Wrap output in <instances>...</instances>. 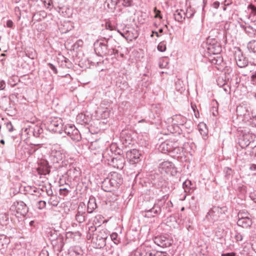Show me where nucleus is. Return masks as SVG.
I'll return each mask as SVG.
<instances>
[{
	"instance_id": "1",
	"label": "nucleus",
	"mask_w": 256,
	"mask_h": 256,
	"mask_svg": "<svg viewBox=\"0 0 256 256\" xmlns=\"http://www.w3.org/2000/svg\"><path fill=\"white\" fill-rule=\"evenodd\" d=\"M122 182V176L116 172L111 173L110 178L105 179L102 183V188L106 192H110L112 188H116Z\"/></svg>"
},
{
	"instance_id": "2",
	"label": "nucleus",
	"mask_w": 256,
	"mask_h": 256,
	"mask_svg": "<svg viewBox=\"0 0 256 256\" xmlns=\"http://www.w3.org/2000/svg\"><path fill=\"white\" fill-rule=\"evenodd\" d=\"M110 153L112 152L108 150H106L103 154V158L108 162H110L109 164L114 168L119 169L122 168L125 164L124 156L122 155H118L116 157L111 158Z\"/></svg>"
},
{
	"instance_id": "3",
	"label": "nucleus",
	"mask_w": 256,
	"mask_h": 256,
	"mask_svg": "<svg viewBox=\"0 0 256 256\" xmlns=\"http://www.w3.org/2000/svg\"><path fill=\"white\" fill-rule=\"evenodd\" d=\"M49 128L53 132L61 134L64 130L62 120L59 118H54L49 124Z\"/></svg>"
},
{
	"instance_id": "4",
	"label": "nucleus",
	"mask_w": 256,
	"mask_h": 256,
	"mask_svg": "<svg viewBox=\"0 0 256 256\" xmlns=\"http://www.w3.org/2000/svg\"><path fill=\"white\" fill-rule=\"evenodd\" d=\"M141 154L136 149H132L126 153V158L130 164H134L140 161Z\"/></svg>"
},
{
	"instance_id": "5",
	"label": "nucleus",
	"mask_w": 256,
	"mask_h": 256,
	"mask_svg": "<svg viewBox=\"0 0 256 256\" xmlns=\"http://www.w3.org/2000/svg\"><path fill=\"white\" fill-rule=\"evenodd\" d=\"M188 8L185 9H178L176 10L174 14V18L178 22H182L185 19L186 17L190 18L193 14H188Z\"/></svg>"
},
{
	"instance_id": "6",
	"label": "nucleus",
	"mask_w": 256,
	"mask_h": 256,
	"mask_svg": "<svg viewBox=\"0 0 256 256\" xmlns=\"http://www.w3.org/2000/svg\"><path fill=\"white\" fill-rule=\"evenodd\" d=\"M255 136L250 132L246 133L243 134L239 142L240 146L242 148L247 147L250 144L254 141Z\"/></svg>"
},
{
	"instance_id": "7",
	"label": "nucleus",
	"mask_w": 256,
	"mask_h": 256,
	"mask_svg": "<svg viewBox=\"0 0 256 256\" xmlns=\"http://www.w3.org/2000/svg\"><path fill=\"white\" fill-rule=\"evenodd\" d=\"M64 130L66 134L71 137L72 139L78 141L80 140V136L78 131L74 126H68V127L66 126Z\"/></svg>"
},
{
	"instance_id": "8",
	"label": "nucleus",
	"mask_w": 256,
	"mask_h": 256,
	"mask_svg": "<svg viewBox=\"0 0 256 256\" xmlns=\"http://www.w3.org/2000/svg\"><path fill=\"white\" fill-rule=\"evenodd\" d=\"M234 58L236 64L239 67L243 68L247 65L248 60L239 49L238 50V51L235 52Z\"/></svg>"
},
{
	"instance_id": "9",
	"label": "nucleus",
	"mask_w": 256,
	"mask_h": 256,
	"mask_svg": "<svg viewBox=\"0 0 256 256\" xmlns=\"http://www.w3.org/2000/svg\"><path fill=\"white\" fill-rule=\"evenodd\" d=\"M238 220L237 224L242 228H248L252 224V221L248 216H243V214L240 212L238 214Z\"/></svg>"
},
{
	"instance_id": "10",
	"label": "nucleus",
	"mask_w": 256,
	"mask_h": 256,
	"mask_svg": "<svg viewBox=\"0 0 256 256\" xmlns=\"http://www.w3.org/2000/svg\"><path fill=\"white\" fill-rule=\"evenodd\" d=\"M154 242L160 247H168L171 245L170 240L164 236H158L154 238Z\"/></svg>"
},
{
	"instance_id": "11",
	"label": "nucleus",
	"mask_w": 256,
	"mask_h": 256,
	"mask_svg": "<svg viewBox=\"0 0 256 256\" xmlns=\"http://www.w3.org/2000/svg\"><path fill=\"white\" fill-rule=\"evenodd\" d=\"M207 49L208 52L210 54H218L222 51V48L220 44L217 42L209 44Z\"/></svg>"
},
{
	"instance_id": "12",
	"label": "nucleus",
	"mask_w": 256,
	"mask_h": 256,
	"mask_svg": "<svg viewBox=\"0 0 256 256\" xmlns=\"http://www.w3.org/2000/svg\"><path fill=\"white\" fill-rule=\"evenodd\" d=\"M37 172L40 175H46L48 174L50 172V170L47 162L44 161L42 162L39 166L37 168Z\"/></svg>"
},
{
	"instance_id": "13",
	"label": "nucleus",
	"mask_w": 256,
	"mask_h": 256,
	"mask_svg": "<svg viewBox=\"0 0 256 256\" xmlns=\"http://www.w3.org/2000/svg\"><path fill=\"white\" fill-rule=\"evenodd\" d=\"M95 50L100 56L104 54L107 50V46L102 42L98 43L95 44Z\"/></svg>"
},
{
	"instance_id": "14",
	"label": "nucleus",
	"mask_w": 256,
	"mask_h": 256,
	"mask_svg": "<svg viewBox=\"0 0 256 256\" xmlns=\"http://www.w3.org/2000/svg\"><path fill=\"white\" fill-rule=\"evenodd\" d=\"M172 123L174 124L182 126L184 125L186 121V119L185 117L181 115L174 116L172 118Z\"/></svg>"
},
{
	"instance_id": "15",
	"label": "nucleus",
	"mask_w": 256,
	"mask_h": 256,
	"mask_svg": "<svg viewBox=\"0 0 256 256\" xmlns=\"http://www.w3.org/2000/svg\"><path fill=\"white\" fill-rule=\"evenodd\" d=\"M160 150L162 153L166 154L172 151L173 150V146L171 143L164 142L160 146Z\"/></svg>"
},
{
	"instance_id": "16",
	"label": "nucleus",
	"mask_w": 256,
	"mask_h": 256,
	"mask_svg": "<svg viewBox=\"0 0 256 256\" xmlns=\"http://www.w3.org/2000/svg\"><path fill=\"white\" fill-rule=\"evenodd\" d=\"M198 127L200 134L204 138H206L208 134V129L207 128L206 124L204 122H200Z\"/></svg>"
},
{
	"instance_id": "17",
	"label": "nucleus",
	"mask_w": 256,
	"mask_h": 256,
	"mask_svg": "<svg viewBox=\"0 0 256 256\" xmlns=\"http://www.w3.org/2000/svg\"><path fill=\"white\" fill-rule=\"evenodd\" d=\"M172 167V164L169 162H164L160 165V168L164 170L166 172H168L170 170Z\"/></svg>"
},
{
	"instance_id": "18",
	"label": "nucleus",
	"mask_w": 256,
	"mask_h": 256,
	"mask_svg": "<svg viewBox=\"0 0 256 256\" xmlns=\"http://www.w3.org/2000/svg\"><path fill=\"white\" fill-rule=\"evenodd\" d=\"M96 207V204L93 200H90L88 204V210L89 212H92Z\"/></svg>"
},
{
	"instance_id": "19",
	"label": "nucleus",
	"mask_w": 256,
	"mask_h": 256,
	"mask_svg": "<svg viewBox=\"0 0 256 256\" xmlns=\"http://www.w3.org/2000/svg\"><path fill=\"white\" fill-rule=\"evenodd\" d=\"M184 86L183 82L180 80H178L176 82V89L180 92L184 90Z\"/></svg>"
},
{
	"instance_id": "20",
	"label": "nucleus",
	"mask_w": 256,
	"mask_h": 256,
	"mask_svg": "<svg viewBox=\"0 0 256 256\" xmlns=\"http://www.w3.org/2000/svg\"><path fill=\"white\" fill-rule=\"evenodd\" d=\"M118 0H107L106 2L108 4V7L110 8H112L118 4Z\"/></svg>"
},
{
	"instance_id": "21",
	"label": "nucleus",
	"mask_w": 256,
	"mask_h": 256,
	"mask_svg": "<svg viewBox=\"0 0 256 256\" xmlns=\"http://www.w3.org/2000/svg\"><path fill=\"white\" fill-rule=\"evenodd\" d=\"M248 48L254 52H256V40H253L249 42Z\"/></svg>"
},
{
	"instance_id": "22",
	"label": "nucleus",
	"mask_w": 256,
	"mask_h": 256,
	"mask_svg": "<svg viewBox=\"0 0 256 256\" xmlns=\"http://www.w3.org/2000/svg\"><path fill=\"white\" fill-rule=\"evenodd\" d=\"M158 49L160 52H164L166 50V44L164 42H160L158 46Z\"/></svg>"
},
{
	"instance_id": "23",
	"label": "nucleus",
	"mask_w": 256,
	"mask_h": 256,
	"mask_svg": "<svg viewBox=\"0 0 256 256\" xmlns=\"http://www.w3.org/2000/svg\"><path fill=\"white\" fill-rule=\"evenodd\" d=\"M161 211V208L159 206H156V204L148 212H154L155 214H159Z\"/></svg>"
},
{
	"instance_id": "24",
	"label": "nucleus",
	"mask_w": 256,
	"mask_h": 256,
	"mask_svg": "<svg viewBox=\"0 0 256 256\" xmlns=\"http://www.w3.org/2000/svg\"><path fill=\"white\" fill-rule=\"evenodd\" d=\"M132 0H122V5L124 6L128 7L131 6Z\"/></svg>"
},
{
	"instance_id": "25",
	"label": "nucleus",
	"mask_w": 256,
	"mask_h": 256,
	"mask_svg": "<svg viewBox=\"0 0 256 256\" xmlns=\"http://www.w3.org/2000/svg\"><path fill=\"white\" fill-rule=\"evenodd\" d=\"M46 202L44 201L40 200L38 202V206L40 210L43 209L46 207Z\"/></svg>"
},
{
	"instance_id": "26",
	"label": "nucleus",
	"mask_w": 256,
	"mask_h": 256,
	"mask_svg": "<svg viewBox=\"0 0 256 256\" xmlns=\"http://www.w3.org/2000/svg\"><path fill=\"white\" fill-rule=\"evenodd\" d=\"M117 237H118V234H116V233H112L111 235H110V238L115 243V244H117L118 242V240H117Z\"/></svg>"
},
{
	"instance_id": "27",
	"label": "nucleus",
	"mask_w": 256,
	"mask_h": 256,
	"mask_svg": "<svg viewBox=\"0 0 256 256\" xmlns=\"http://www.w3.org/2000/svg\"><path fill=\"white\" fill-rule=\"evenodd\" d=\"M153 254L154 256H168L166 253L162 252H156Z\"/></svg>"
},
{
	"instance_id": "28",
	"label": "nucleus",
	"mask_w": 256,
	"mask_h": 256,
	"mask_svg": "<svg viewBox=\"0 0 256 256\" xmlns=\"http://www.w3.org/2000/svg\"><path fill=\"white\" fill-rule=\"evenodd\" d=\"M6 128L10 132H12L14 130V127L11 122H8L6 124Z\"/></svg>"
},
{
	"instance_id": "29",
	"label": "nucleus",
	"mask_w": 256,
	"mask_h": 256,
	"mask_svg": "<svg viewBox=\"0 0 256 256\" xmlns=\"http://www.w3.org/2000/svg\"><path fill=\"white\" fill-rule=\"evenodd\" d=\"M48 64L49 67L53 70L54 74H56L58 73L57 69L52 64L48 63Z\"/></svg>"
},
{
	"instance_id": "30",
	"label": "nucleus",
	"mask_w": 256,
	"mask_h": 256,
	"mask_svg": "<svg viewBox=\"0 0 256 256\" xmlns=\"http://www.w3.org/2000/svg\"><path fill=\"white\" fill-rule=\"evenodd\" d=\"M105 26L107 30H113L112 26L110 22H106Z\"/></svg>"
},
{
	"instance_id": "31",
	"label": "nucleus",
	"mask_w": 256,
	"mask_h": 256,
	"mask_svg": "<svg viewBox=\"0 0 256 256\" xmlns=\"http://www.w3.org/2000/svg\"><path fill=\"white\" fill-rule=\"evenodd\" d=\"M248 8H250L252 10V12H253L254 14L256 15V6L252 4H250L248 6Z\"/></svg>"
},
{
	"instance_id": "32",
	"label": "nucleus",
	"mask_w": 256,
	"mask_h": 256,
	"mask_svg": "<svg viewBox=\"0 0 256 256\" xmlns=\"http://www.w3.org/2000/svg\"><path fill=\"white\" fill-rule=\"evenodd\" d=\"M154 12L156 13L155 17L156 18H162V16L160 15V12L159 10H157L156 8H154Z\"/></svg>"
},
{
	"instance_id": "33",
	"label": "nucleus",
	"mask_w": 256,
	"mask_h": 256,
	"mask_svg": "<svg viewBox=\"0 0 256 256\" xmlns=\"http://www.w3.org/2000/svg\"><path fill=\"white\" fill-rule=\"evenodd\" d=\"M110 112L108 110H105L104 112L103 115L102 116V118H106L109 116Z\"/></svg>"
},
{
	"instance_id": "34",
	"label": "nucleus",
	"mask_w": 256,
	"mask_h": 256,
	"mask_svg": "<svg viewBox=\"0 0 256 256\" xmlns=\"http://www.w3.org/2000/svg\"><path fill=\"white\" fill-rule=\"evenodd\" d=\"M13 26V22L11 20H8L6 22V26L8 28H12Z\"/></svg>"
},
{
	"instance_id": "35",
	"label": "nucleus",
	"mask_w": 256,
	"mask_h": 256,
	"mask_svg": "<svg viewBox=\"0 0 256 256\" xmlns=\"http://www.w3.org/2000/svg\"><path fill=\"white\" fill-rule=\"evenodd\" d=\"M5 88V82L4 81L0 82V90H2Z\"/></svg>"
},
{
	"instance_id": "36",
	"label": "nucleus",
	"mask_w": 256,
	"mask_h": 256,
	"mask_svg": "<svg viewBox=\"0 0 256 256\" xmlns=\"http://www.w3.org/2000/svg\"><path fill=\"white\" fill-rule=\"evenodd\" d=\"M252 246V248L253 250L256 252V239L254 240Z\"/></svg>"
},
{
	"instance_id": "37",
	"label": "nucleus",
	"mask_w": 256,
	"mask_h": 256,
	"mask_svg": "<svg viewBox=\"0 0 256 256\" xmlns=\"http://www.w3.org/2000/svg\"><path fill=\"white\" fill-rule=\"evenodd\" d=\"M236 254L234 252L227 253V254H222V256H235Z\"/></svg>"
},
{
	"instance_id": "38",
	"label": "nucleus",
	"mask_w": 256,
	"mask_h": 256,
	"mask_svg": "<svg viewBox=\"0 0 256 256\" xmlns=\"http://www.w3.org/2000/svg\"><path fill=\"white\" fill-rule=\"evenodd\" d=\"M60 192L61 194H62V192H64V194H66L68 192V190L66 188H63V189L60 188Z\"/></svg>"
},
{
	"instance_id": "39",
	"label": "nucleus",
	"mask_w": 256,
	"mask_h": 256,
	"mask_svg": "<svg viewBox=\"0 0 256 256\" xmlns=\"http://www.w3.org/2000/svg\"><path fill=\"white\" fill-rule=\"evenodd\" d=\"M243 108V106H239L236 108V112H240L241 110Z\"/></svg>"
},
{
	"instance_id": "40",
	"label": "nucleus",
	"mask_w": 256,
	"mask_h": 256,
	"mask_svg": "<svg viewBox=\"0 0 256 256\" xmlns=\"http://www.w3.org/2000/svg\"><path fill=\"white\" fill-rule=\"evenodd\" d=\"M214 8H217L219 6V2H214Z\"/></svg>"
},
{
	"instance_id": "41",
	"label": "nucleus",
	"mask_w": 256,
	"mask_h": 256,
	"mask_svg": "<svg viewBox=\"0 0 256 256\" xmlns=\"http://www.w3.org/2000/svg\"><path fill=\"white\" fill-rule=\"evenodd\" d=\"M252 80H254L255 79H256V72L252 75Z\"/></svg>"
},
{
	"instance_id": "42",
	"label": "nucleus",
	"mask_w": 256,
	"mask_h": 256,
	"mask_svg": "<svg viewBox=\"0 0 256 256\" xmlns=\"http://www.w3.org/2000/svg\"><path fill=\"white\" fill-rule=\"evenodd\" d=\"M252 152L255 154V155L256 156V146H255L254 148H253Z\"/></svg>"
},
{
	"instance_id": "43",
	"label": "nucleus",
	"mask_w": 256,
	"mask_h": 256,
	"mask_svg": "<svg viewBox=\"0 0 256 256\" xmlns=\"http://www.w3.org/2000/svg\"><path fill=\"white\" fill-rule=\"evenodd\" d=\"M250 168L251 169H254V170H256V165L255 164H252L251 166H250Z\"/></svg>"
},
{
	"instance_id": "44",
	"label": "nucleus",
	"mask_w": 256,
	"mask_h": 256,
	"mask_svg": "<svg viewBox=\"0 0 256 256\" xmlns=\"http://www.w3.org/2000/svg\"><path fill=\"white\" fill-rule=\"evenodd\" d=\"M144 256H154L152 253L146 254Z\"/></svg>"
},
{
	"instance_id": "45",
	"label": "nucleus",
	"mask_w": 256,
	"mask_h": 256,
	"mask_svg": "<svg viewBox=\"0 0 256 256\" xmlns=\"http://www.w3.org/2000/svg\"><path fill=\"white\" fill-rule=\"evenodd\" d=\"M0 143L2 144V145H4L5 144L4 140H0Z\"/></svg>"
},
{
	"instance_id": "46",
	"label": "nucleus",
	"mask_w": 256,
	"mask_h": 256,
	"mask_svg": "<svg viewBox=\"0 0 256 256\" xmlns=\"http://www.w3.org/2000/svg\"><path fill=\"white\" fill-rule=\"evenodd\" d=\"M162 32H163V30L162 28H160L158 30V32L160 33Z\"/></svg>"
},
{
	"instance_id": "47",
	"label": "nucleus",
	"mask_w": 256,
	"mask_h": 256,
	"mask_svg": "<svg viewBox=\"0 0 256 256\" xmlns=\"http://www.w3.org/2000/svg\"><path fill=\"white\" fill-rule=\"evenodd\" d=\"M154 34H156V36L158 37L159 36V35H158V32H155Z\"/></svg>"
},
{
	"instance_id": "48",
	"label": "nucleus",
	"mask_w": 256,
	"mask_h": 256,
	"mask_svg": "<svg viewBox=\"0 0 256 256\" xmlns=\"http://www.w3.org/2000/svg\"><path fill=\"white\" fill-rule=\"evenodd\" d=\"M243 214V216H248L247 214H244V212H242Z\"/></svg>"
},
{
	"instance_id": "49",
	"label": "nucleus",
	"mask_w": 256,
	"mask_h": 256,
	"mask_svg": "<svg viewBox=\"0 0 256 256\" xmlns=\"http://www.w3.org/2000/svg\"><path fill=\"white\" fill-rule=\"evenodd\" d=\"M82 116H83V114H80V115L78 116V117H80V118H82Z\"/></svg>"
},
{
	"instance_id": "50",
	"label": "nucleus",
	"mask_w": 256,
	"mask_h": 256,
	"mask_svg": "<svg viewBox=\"0 0 256 256\" xmlns=\"http://www.w3.org/2000/svg\"><path fill=\"white\" fill-rule=\"evenodd\" d=\"M154 32H152V34L151 35V36H152H152H154Z\"/></svg>"
},
{
	"instance_id": "51",
	"label": "nucleus",
	"mask_w": 256,
	"mask_h": 256,
	"mask_svg": "<svg viewBox=\"0 0 256 256\" xmlns=\"http://www.w3.org/2000/svg\"><path fill=\"white\" fill-rule=\"evenodd\" d=\"M184 210V208H182V210Z\"/></svg>"
}]
</instances>
